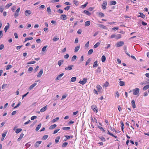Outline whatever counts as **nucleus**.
Masks as SVG:
<instances>
[{
    "label": "nucleus",
    "mask_w": 149,
    "mask_h": 149,
    "mask_svg": "<svg viewBox=\"0 0 149 149\" xmlns=\"http://www.w3.org/2000/svg\"><path fill=\"white\" fill-rule=\"evenodd\" d=\"M4 47V45L3 44H1L0 45V50H1Z\"/></svg>",
    "instance_id": "obj_63"
},
{
    "label": "nucleus",
    "mask_w": 149,
    "mask_h": 149,
    "mask_svg": "<svg viewBox=\"0 0 149 149\" xmlns=\"http://www.w3.org/2000/svg\"><path fill=\"white\" fill-rule=\"evenodd\" d=\"M60 130V129H57L55 130L53 133V134H55L59 130Z\"/></svg>",
    "instance_id": "obj_52"
},
{
    "label": "nucleus",
    "mask_w": 149,
    "mask_h": 149,
    "mask_svg": "<svg viewBox=\"0 0 149 149\" xmlns=\"http://www.w3.org/2000/svg\"><path fill=\"white\" fill-rule=\"evenodd\" d=\"M37 83H35L33 84H32L30 86L29 88V90H31L34 86H35L37 85Z\"/></svg>",
    "instance_id": "obj_15"
},
{
    "label": "nucleus",
    "mask_w": 149,
    "mask_h": 149,
    "mask_svg": "<svg viewBox=\"0 0 149 149\" xmlns=\"http://www.w3.org/2000/svg\"><path fill=\"white\" fill-rule=\"evenodd\" d=\"M70 127H63L62 128V129L63 130H70Z\"/></svg>",
    "instance_id": "obj_35"
},
{
    "label": "nucleus",
    "mask_w": 149,
    "mask_h": 149,
    "mask_svg": "<svg viewBox=\"0 0 149 149\" xmlns=\"http://www.w3.org/2000/svg\"><path fill=\"white\" fill-rule=\"evenodd\" d=\"M109 83L107 81H106V82L105 83V84H104V86L105 87H107V86H108L109 85Z\"/></svg>",
    "instance_id": "obj_54"
},
{
    "label": "nucleus",
    "mask_w": 149,
    "mask_h": 149,
    "mask_svg": "<svg viewBox=\"0 0 149 149\" xmlns=\"http://www.w3.org/2000/svg\"><path fill=\"white\" fill-rule=\"evenodd\" d=\"M121 38V35L120 34H118L116 35V36L115 37V38L116 39L118 40Z\"/></svg>",
    "instance_id": "obj_29"
},
{
    "label": "nucleus",
    "mask_w": 149,
    "mask_h": 149,
    "mask_svg": "<svg viewBox=\"0 0 149 149\" xmlns=\"http://www.w3.org/2000/svg\"><path fill=\"white\" fill-rule=\"evenodd\" d=\"M48 137V135H45L43 136L42 138V139L43 140H45L47 139Z\"/></svg>",
    "instance_id": "obj_41"
},
{
    "label": "nucleus",
    "mask_w": 149,
    "mask_h": 149,
    "mask_svg": "<svg viewBox=\"0 0 149 149\" xmlns=\"http://www.w3.org/2000/svg\"><path fill=\"white\" fill-rule=\"evenodd\" d=\"M74 67L73 65H70L65 68V70H70L72 69V67Z\"/></svg>",
    "instance_id": "obj_9"
},
{
    "label": "nucleus",
    "mask_w": 149,
    "mask_h": 149,
    "mask_svg": "<svg viewBox=\"0 0 149 149\" xmlns=\"http://www.w3.org/2000/svg\"><path fill=\"white\" fill-rule=\"evenodd\" d=\"M81 32H82V30L81 29H79L77 31V33L78 34H81Z\"/></svg>",
    "instance_id": "obj_61"
},
{
    "label": "nucleus",
    "mask_w": 149,
    "mask_h": 149,
    "mask_svg": "<svg viewBox=\"0 0 149 149\" xmlns=\"http://www.w3.org/2000/svg\"><path fill=\"white\" fill-rule=\"evenodd\" d=\"M59 119V117H56L55 118L53 119L52 120V122L53 123H54L58 120Z\"/></svg>",
    "instance_id": "obj_48"
},
{
    "label": "nucleus",
    "mask_w": 149,
    "mask_h": 149,
    "mask_svg": "<svg viewBox=\"0 0 149 149\" xmlns=\"http://www.w3.org/2000/svg\"><path fill=\"white\" fill-rule=\"evenodd\" d=\"M99 15L101 17H103L104 16V15L103 13L100 12L99 13Z\"/></svg>",
    "instance_id": "obj_50"
},
{
    "label": "nucleus",
    "mask_w": 149,
    "mask_h": 149,
    "mask_svg": "<svg viewBox=\"0 0 149 149\" xmlns=\"http://www.w3.org/2000/svg\"><path fill=\"white\" fill-rule=\"evenodd\" d=\"M41 126V123L39 124V125H38L36 127V131H38L39 130V129L40 128Z\"/></svg>",
    "instance_id": "obj_22"
},
{
    "label": "nucleus",
    "mask_w": 149,
    "mask_h": 149,
    "mask_svg": "<svg viewBox=\"0 0 149 149\" xmlns=\"http://www.w3.org/2000/svg\"><path fill=\"white\" fill-rule=\"evenodd\" d=\"M7 24H8V25L6 26L4 28V31L5 32H6L7 31V30L9 28V24L8 23H7Z\"/></svg>",
    "instance_id": "obj_24"
},
{
    "label": "nucleus",
    "mask_w": 149,
    "mask_h": 149,
    "mask_svg": "<svg viewBox=\"0 0 149 149\" xmlns=\"http://www.w3.org/2000/svg\"><path fill=\"white\" fill-rule=\"evenodd\" d=\"M76 78L75 77H73L71 78V81L72 82H74L76 81Z\"/></svg>",
    "instance_id": "obj_33"
},
{
    "label": "nucleus",
    "mask_w": 149,
    "mask_h": 149,
    "mask_svg": "<svg viewBox=\"0 0 149 149\" xmlns=\"http://www.w3.org/2000/svg\"><path fill=\"white\" fill-rule=\"evenodd\" d=\"M47 106L46 105L45 106V107H42L40 110V112H43L45 111L47 109Z\"/></svg>",
    "instance_id": "obj_11"
},
{
    "label": "nucleus",
    "mask_w": 149,
    "mask_h": 149,
    "mask_svg": "<svg viewBox=\"0 0 149 149\" xmlns=\"http://www.w3.org/2000/svg\"><path fill=\"white\" fill-rule=\"evenodd\" d=\"M63 60H60L58 62V64L59 65V66H60L62 63H63Z\"/></svg>",
    "instance_id": "obj_25"
},
{
    "label": "nucleus",
    "mask_w": 149,
    "mask_h": 149,
    "mask_svg": "<svg viewBox=\"0 0 149 149\" xmlns=\"http://www.w3.org/2000/svg\"><path fill=\"white\" fill-rule=\"evenodd\" d=\"M33 39V38L32 37H29V38H25V41L24 42L29 40H31Z\"/></svg>",
    "instance_id": "obj_42"
},
{
    "label": "nucleus",
    "mask_w": 149,
    "mask_h": 149,
    "mask_svg": "<svg viewBox=\"0 0 149 149\" xmlns=\"http://www.w3.org/2000/svg\"><path fill=\"white\" fill-rule=\"evenodd\" d=\"M98 26L99 27L102 28L103 29H107V27L101 24H97Z\"/></svg>",
    "instance_id": "obj_8"
},
{
    "label": "nucleus",
    "mask_w": 149,
    "mask_h": 149,
    "mask_svg": "<svg viewBox=\"0 0 149 149\" xmlns=\"http://www.w3.org/2000/svg\"><path fill=\"white\" fill-rule=\"evenodd\" d=\"M76 58L77 56L76 55H74L72 58L71 61H74L76 59Z\"/></svg>",
    "instance_id": "obj_45"
},
{
    "label": "nucleus",
    "mask_w": 149,
    "mask_h": 149,
    "mask_svg": "<svg viewBox=\"0 0 149 149\" xmlns=\"http://www.w3.org/2000/svg\"><path fill=\"white\" fill-rule=\"evenodd\" d=\"M98 66L97 64V61H95L94 62L93 65V67L94 68Z\"/></svg>",
    "instance_id": "obj_36"
},
{
    "label": "nucleus",
    "mask_w": 149,
    "mask_h": 149,
    "mask_svg": "<svg viewBox=\"0 0 149 149\" xmlns=\"http://www.w3.org/2000/svg\"><path fill=\"white\" fill-rule=\"evenodd\" d=\"M96 88L98 90H101L102 89V87L100 85H97L96 86Z\"/></svg>",
    "instance_id": "obj_53"
},
{
    "label": "nucleus",
    "mask_w": 149,
    "mask_h": 149,
    "mask_svg": "<svg viewBox=\"0 0 149 149\" xmlns=\"http://www.w3.org/2000/svg\"><path fill=\"white\" fill-rule=\"evenodd\" d=\"M91 61V59L90 58H89L88 59L86 62L85 63V65L86 66L87 65H88Z\"/></svg>",
    "instance_id": "obj_31"
},
{
    "label": "nucleus",
    "mask_w": 149,
    "mask_h": 149,
    "mask_svg": "<svg viewBox=\"0 0 149 149\" xmlns=\"http://www.w3.org/2000/svg\"><path fill=\"white\" fill-rule=\"evenodd\" d=\"M68 144L67 142H64L62 144V146L63 147H66Z\"/></svg>",
    "instance_id": "obj_46"
},
{
    "label": "nucleus",
    "mask_w": 149,
    "mask_h": 149,
    "mask_svg": "<svg viewBox=\"0 0 149 149\" xmlns=\"http://www.w3.org/2000/svg\"><path fill=\"white\" fill-rule=\"evenodd\" d=\"M124 42L123 41H120L118 42L116 44V46L117 47H119L124 45Z\"/></svg>",
    "instance_id": "obj_4"
},
{
    "label": "nucleus",
    "mask_w": 149,
    "mask_h": 149,
    "mask_svg": "<svg viewBox=\"0 0 149 149\" xmlns=\"http://www.w3.org/2000/svg\"><path fill=\"white\" fill-rule=\"evenodd\" d=\"M22 131V129L21 128H18L16 129L15 132L17 134H18L20 132Z\"/></svg>",
    "instance_id": "obj_28"
},
{
    "label": "nucleus",
    "mask_w": 149,
    "mask_h": 149,
    "mask_svg": "<svg viewBox=\"0 0 149 149\" xmlns=\"http://www.w3.org/2000/svg\"><path fill=\"white\" fill-rule=\"evenodd\" d=\"M91 22L89 21H88L85 22V26H88L90 25Z\"/></svg>",
    "instance_id": "obj_26"
},
{
    "label": "nucleus",
    "mask_w": 149,
    "mask_h": 149,
    "mask_svg": "<svg viewBox=\"0 0 149 149\" xmlns=\"http://www.w3.org/2000/svg\"><path fill=\"white\" fill-rule=\"evenodd\" d=\"M56 126H57V125L56 124H54L53 125H51V126H50L49 127V130L53 129H54V128H55V127H56Z\"/></svg>",
    "instance_id": "obj_17"
},
{
    "label": "nucleus",
    "mask_w": 149,
    "mask_h": 149,
    "mask_svg": "<svg viewBox=\"0 0 149 149\" xmlns=\"http://www.w3.org/2000/svg\"><path fill=\"white\" fill-rule=\"evenodd\" d=\"M47 47V46L46 45L44 46L42 49V51L43 52H44L46 49V48Z\"/></svg>",
    "instance_id": "obj_51"
},
{
    "label": "nucleus",
    "mask_w": 149,
    "mask_h": 149,
    "mask_svg": "<svg viewBox=\"0 0 149 149\" xmlns=\"http://www.w3.org/2000/svg\"><path fill=\"white\" fill-rule=\"evenodd\" d=\"M37 118V116H34L31 117V120H33L34 119Z\"/></svg>",
    "instance_id": "obj_59"
},
{
    "label": "nucleus",
    "mask_w": 149,
    "mask_h": 149,
    "mask_svg": "<svg viewBox=\"0 0 149 149\" xmlns=\"http://www.w3.org/2000/svg\"><path fill=\"white\" fill-rule=\"evenodd\" d=\"M47 10L49 14H51V11L50 6L47 7Z\"/></svg>",
    "instance_id": "obj_37"
},
{
    "label": "nucleus",
    "mask_w": 149,
    "mask_h": 149,
    "mask_svg": "<svg viewBox=\"0 0 149 149\" xmlns=\"http://www.w3.org/2000/svg\"><path fill=\"white\" fill-rule=\"evenodd\" d=\"M107 3L106 1H104L102 5V8L103 10H105L106 8Z\"/></svg>",
    "instance_id": "obj_3"
},
{
    "label": "nucleus",
    "mask_w": 149,
    "mask_h": 149,
    "mask_svg": "<svg viewBox=\"0 0 149 149\" xmlns=\"http://www.w3.org/2000/svg\"><path fill=\"white\" fill-rule=\"evenodd\" d=\"M24 135V134L23 133H22L20 134L19 137L17 141H19L21 140L22 139L23 136Z\"/></svg>",
    "instance_id": "obj_19"
},
{
    "label": "nucleus",
    "mask_w": 149,
    "mask_h": 149,
    "mask_svg": "<svg viewBox=\"0 0 149 149\" xmlns=\"http://www.w3.org/2000/svg\"><path fill=\"white\" fill-rule=\"evenodd\" d=\"M101 72V68L98 67L97 69L96 70V72Z\"/></svg>",
    "instance_id": "obj_40"
},
{
    "label": "nucleus",
    "mask_w": 149,
    "mask_h": 149,
    "mask_svg": "<svg viewBox=\"0 0 149 149\" xmlns=\"http://www.w3.org/2000/svg\"><path fill=\"white\" fill-rule=\"evenodd\" d=\"M88 4V2H87L86 3H85L84 5H82L81 6V7L83 8H84L86 7V6Z\"/></svg>",
    "instance_id": "obj_57"
},
{
    "label": "nucleus",
    "mask_w": 149,
    "mask_h": 149,
    "mask_svg": "<svg viewBox=\"0 0 149 149\" xmlns=\"http://www.w3.org/2000/svg\"><path fill=\"white\" fill-rule=\"evenodd\" d=\"M60 18L63 20H65L67 19V16L65 15H62Z\"/></svg>",
    "instance_id": "obj_14"
},
{
    "label": "nucleus",
    "mask_w": 149,
    "mask_h": 149,
    "mask_svg": "<svg viewBox=\"0 0 149 149\" xmlns=\"http://www.w3.org/2000/svg\"><path fill=\"white\" fill-rule=\"evenodd\" d=\"M102 61L103 62H104L106 61V57L105 56L103 55L101 58Z\"/></svg>",
    "instance_id": "obj_27"
},
{
    "label": "nucleus",
    "mask_w": 149,
    "mask_h": 149,
    "mask_svg": "<svg viewBox=\"0 0 149 149\" xmlns=\"http://www.w3.org/2000/svg\"><path fill=\"white\" fill-rule=\"evenodd\" d=\"M59 39V38H55V37H54V38H53L52 40L53 41L55 42L58 40Z\"/></svg>",
    "instance_id": "obj_47"
},
{
    "label": "nucleus",
    "mask_w": 149,
    "mask_h": 149,
    "mask_svg": "<svg viewBox=\"0 0 149 149\" xmlns=\"http://www.w3.org/2000/svg\"><path fill=\"white\" fill-rule=\"evenodd\" d=\"M99 138L103 141H105L106 140L105 138L102 136L99 137Z\"/></svg>",
    "instance_id": "obj_49"
},
{
    "label": "nucleus",
    "mask_w": 149,
    "mask_h": 149,
    "mask_svg": "<svg viewBox=\"0 0 149 149\" xmlns=\"http://www.w3.org/2000/svg\"><path fill=\"white\" fill-rule=\"evenodd\" d=\"M139 92V88H136L133 91V94L134 95H137Z\"/></svg>",
    "instance_id": "obj_5"
},
{
    "label": "nucleus",
    "mask_w": 149,
    "mask_h": 149,
    "mask_svg": "<svg viewBox=\"0 0 149 149\" xmlns=\"http://www.w3.org/2000/svg\"><path fill=\"white\" fill-rule=\"evenodd\" d=\"M69 57V55L68 54H66L64 56V57L65 58L67 59Z\"/></svg>",
    "instance_id": "obj_60"
},
{
    "label": "nucleus",
    "mask_w": 149,
    "mask_h": 149,
    "mask_svg": "<svg viewBox=\"0 0 149 149\" xmlns=\"http://www.w3.org/2000/svg\"><path fill=\"white\" fill-rule=\"evenodd\" d=\"M149 88V84L144 86L143 88V90H146Z\"/></svg>",
    "instance_id": "obj_32"
},
{
    "label": "nucleus",
    "mask_w": 149,
    "mask_h": 149,
    "mask_svg": "<svg viewBox=\"0 0 149 149\" xmlns=\"http://www.w3.org/2000/svg\"><path fill=\"white\" fill-rule=\"evenodd\" d=\"M20 8L19 7L16 11L15 13L14 14V16L15 18H16L19 15V12Z\"/></svg>",
    "instance_id": "obj_2"
},
{
    "label": "nucleus",
    "mask_w": 149,
    "mask_h": 149,
    "mask_svg": "<svg viewBox=\"0 0 149 149\" xmlns=\"http://www.w3.org/2000/svg\"><path fill=\"white\" fill-rule=\"evenodd\" d=\"M119 83L120 85L121 86H123L125 85V82L123 81H120Z\"/></svg>",
    "instance_id": "obj_39"
},
{
    "label": "nucleus",
    "mask_w": 149,
    "mask_h": 149,
    "mask_svg": "<svg viewBox=\"0 0 149 149\" xmlns=\"http://www.w3.org/2000/svg\"><path fill=\"white\" fill-rule=\"evenodd\" d=\"M80 47L79 45L76 47L74 49V52H77L79 50Z\"/></svg>",
    "instance_id": "obj_23"
},
{
    "label": "nucleus",
    "mask_w": 149,
    "mask_h": 149,
    "mask_svg": "<svg viewBox=\"0 0 149 149\" xmlns=\"http://www.w3.org/2000/svg\"><path fill=\"white\" fill-rule=\"evenodd\" d=\"M33 70V68L32 67H30L29 68L28 70V71L29 72H31Z\"/></svg>",
    "instance_id": "obj_56"
},
{
    "label": "nucleus",
    "mask_w": 149,
    "mask_h": 149,
    "mask_svg": "<svg viewBox=\"0 0 149 149\" xmlns=\"http://www.w3.org/2000/svg\"><path fill=\"white\" fill-rule=\"evenodd\" d=\"M139 14H140V15L138 16V17H141L143 18H144V17H145V15L143 13H139Z\"/></svg>",
    "instance_id": "obj_21"
},
{
    "label": "nucleus",
    "mask_w": 149,
    "mask_h": 149,
    "mask_svg": "<svg viewBox=\"0 0 149 149\" xmlns=\"http://www.w3.org/2000/svg\"><path fill=\"white\" fill-rule=\"evenodd\" d=\"M57 12L60 13H63V11L61 9H59L58 10Z\"/></svg>",
    "instance_id": "obj_62"
},
{
    "label": "nucleus",
    "mask_w": 149,
    "mask_h": 149,
    "mask_svg": "<svg viewBox=\"0 0 149 149\" xmlns=\"http://www.w3.org/2000/svg\"><path fill=\"white\" fill-rule=\"evenodd\" d=\"M8 85L7 84H3L2 86V89H4L6 87H8Z\"/></svg>",
    "instance_id": "obj_43"
},
{
    "label": "nucleus",
    "mask_w": 149,
    "mask_h": 149,
    "mask_svg": "<svg viewBox=\"0 0 149 149\" xmlns=\"http://www.w3.org/2000/svg\"><path fill=\"white\" fill-rule=\"evenodd\" d=\"M98 127L99 129H100V130L101 131H102L103 132H104L105 131V130L104 129V128L102 127L101 126H98Z\"/></svg>",
    "instance_id": "obj_44"
},
{
    "label": "nucleus",
    "mask_w": 149,
    "mask_h": 149,
    "mask_svg": "<svg viewBox=\"0 0 149 149\" xmlns=\"http://www.w3.org/2000/svg\"><path fill=\"white\" fill-rule=\"evenodd\" d=\"M93 52V50L92 49H90L88 52V54L89 55H90Z\"/></svg>",
    "instance_id": "obj_38"
},
{
    "label": "nucleus",
    "mask_w": 149,
    "mask_h": 149,
    "mask_svg": "<svg viewBox=\"0 0 149 149\" xmlns=\"http://www.w3.org/2000/svg\"><path fill=\"white\" fill-rule=\"evenodd\" d=\"M36 63V61H31L30 62H29L27 63V64H33L35 63Z\"/></svg>",
    "instance_id": "obj_55"
},
{
    "label": "nucleus",
    "mask_w": 149,
    "mask_h": 149,
    "mask_svg": "<svg viewBox=\"0 0 149 149\" xmlns=\"http://www.w3.org/2000/svg\"><path fill=\"white\" fill-rule=\"evenodd\" d=\"M42 142V141H37L35 145V147H36V148H37L39 146V144H40Z\"/></svg>",
    "instance_id": "obj_12"
},
{
    "label": "nucleus",
    "mask_w": 149,
    "mask_h": 149,
    "mask_svg": "<svg viewBox=\"0 0 149 149\" xmlns=\"http://www.w3.org/2000/svg\"><path fill=\"white\" fill-rule=\"evenodd\" d=\"M87 78H85L83 79V80L81 81L80 80L79 81V83L82 85H84L87 82Z\"/></svg>",
    "instance_id": "obj_6"
},
{
    "label": "nucleus",
    "mask_w": 149,
    "mask_h": 149,
    "mask_svg": "<svg viewBox=\"0 0 149 149\" xmlns=\"http://www.w3.org/2000/svg\"><path fill=\"white\" fill-rule=\"evenodd\" d=\"M109 129L110 130H111L112 131L115 132H116V130L114 128H112V127L111 126V127H110Z\"/></svg>",
    "instance_id": "obj_58"
},
{
    "label": "nucleus",
    "mask_w": 149,
    "mask_h": 149,
    "mask_svg": "<svg viewBox=\"0 0 149 149\" xmlns=\"http://www.w3.org/2000/svg\"><path fill=\"white\" fill-rule=\"evenodd\" d=\"M116 4V2L114 1H112L110 2V5H114Z\"/></svg>",
    "instance_id": "obj_20"
},
{
    "label": "nucleus",
    "mask_w": 149,
    "mask_h": 149,
    "mask_svg": "<svg viewBox=\"0 0 149 149\" xmlns=\"http://www.w3.org/2000/svg\"><path fill=\"white\" fill-rule=\"evenodd\" d=\"M91 109L93 111L96 113L97 112V108L95 105H93L91 106Z\"/></svg>",
    "instance_id": "obj_1"
},
{
    "label": "nucleus",
    "mask_w": 149,
    "mask_h": 149,
    "mask_svg": "<svg viewBox=\"0 0 149 149\" xmlns=\"http://www.w3.org/2000/svg\"><path fill=\"white\" fill-rule=\"evenodd\" d=\"M25 15L26 16H29V15L31 14V10H26L25 12Z\"/></svg>",
    "instance_id": "obj_7"
},
{
    "label": "nucleus",
    "mask_w": 149,
    "mask_h": 149,
    "mask_svg": "<svg viewBox=\"0 0 149 149\" xmlns=\"http://www.w3.org/2000/svg\"><path fill=\"white\" fill-rule=\"evenodd\" d=\"M15 8L16 7L15 6H14L11 8V10L13 11V12H14L15 11Z\"/></svg>",
    "instance_id": "obj_64"
},
{
    "label": "nucleus",
    "mask_w": 149,
    "mask_h": 149,
    "mask_svg": "<svg viewBox=\"0 0 149 149\" xmlns=\"http://www.w3.org/2000/svg\"><path fill=\"white\" fill-rule=\"evenodd\" d=\"M100 43L99 42H97L93 46L94 48H96L100 45Z\"/></svg>",
    "instance_id": "obj_30"
},
{
    "label": "nucleus",
    "mask_w": 149,
    "mask_h": 149,
    "mask_svg": "<svg viewBox=\"0 0 149 149\" xmlns=\"http://www.w3.org/2000/svg\"><path fill=\"white\" fill-rule=\"evenodd\" d=\"M86 15L90 16L91 15V13H90L87 10H84L83 12Z\"/></svg>",
    "instance_id": "obj_18"
},
{
    "label": "nucleus",
    "mask_w": 149,
    "mask_h": 149,
    "mask_svg": "<svg viewBox=\"0 0 149 149\" xmlns=\"http://www.w3.org/2000/svg\"><path fill=\"white\" fill-rule=\"evenodd\" d=\"M64 75L63 73H61V74L58 75V76L56 78V80H57L60 79L61 77Z\"/></svg>",
    "instance_id": "obj_10"
},
{
    "label": "nucleus",
    "mask_w": 149,
    "mask_h": 149,
    "mask_svg": "<svg viewBox=\"0 0 149 149\" xmlns=\"http://www.w3.org/2000/svg\"><path fill=\"white\" fill-rule=\"evenodd\" d=\"M60 139V136H58L56 137L55 140V141L56 143H57L59 142V140Z\"/></svg>",
    "instance_id": "obj_34"
},
{
    "label": "nucleus",
    "mask_w": 149,
    "mask_h": 149,
    "mask_svg": "<svg viewBox=\"0 0 149 149\" xmlns=\"http://www.w3.org/2000/svg\"><path fill=\"white\" fill-rule=\"evenodd\" d=\"M132 106L133 108H134L136 107V105L135 103V101L133 100H132L131 101Z\"/></svg>",
    "instance_id": "obj_16"
},
{
    "label": "nucleus",
    "mask_w": 149,
    "mask_h": 149,
    "mask_svg": "<svg viewBox=\"0 0 149 149\" xmlns=\"http://www.w3.org/2000/svg\"><path fill=\"white\" fill-rule=\"evenodd\" d=\"M43 73V70L42 69H41L39 72L38 73V75H37V77H40L42 75V74Z\"/></svg>",
    "instance_id": "obj_13"
}]
</instances>
